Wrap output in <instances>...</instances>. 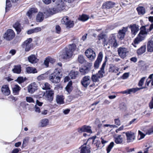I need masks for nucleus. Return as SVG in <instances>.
<instances>
[{
  "label": "nucleus",
  "instance_id": "f257e3e1",
  "mask_svg": "<svg viewBox=\"0 0 153 153\" xmlns=\"http://www.w3.org/2000/svg\"><path fill=\"white\" fill-rule=\"evenodd\" d=\"M62 74L60 69H56L53 73L49 76V80L53 83H57L60 81L61 76Z\"/></svg>",
  "mask_w": 153,
  "mask_h": 153
},
{
  "label": "nucleus",
  "instance_id": "f03ea898",
  "mask_svg": "<svg viewBox=\"0 0 153 153\" xmlns=\"http://www.w3.org/2000/svg\"><path fill=\"white\" fill-rule=\"evenodd\" d=\"M79 48H64L60 53V56L63 59L71 58L73 55V51H78Z\"/></svg>",
  "mask_w": 153,
  "mask_h": 153
},
{
  "label": "nucleus",
  "instance_id": "7ed1b4c3",
  "mask_svg": "<svg viewBox=\"0 0 153 153\" xmlns=\"http://www.w3.org/2000/svg\"><path fill=\"white\" fill-rule=\"evenodd\" d=\"M74 0H56V4L57 5L58 10L60 11L65 10L66 8L65 2L68 3L72 2Z\"/></svg>",
  "mask_w": 153,
  "mask_h": 153
},
{
  "label": "nucleus",
  "instance_id": "20e7f679",
  "mask_svg": "<svg viewBox=\"0 0 153 153\" xmlns=\"http://www.w3.org/2000/svg\"><path fill=\"white\" fill-rule=\"evenodd\" d=\"M116 34H112L110 36L108 42L107 43L109 45L108 48H110V47L116 48L118 47V44L116 39Z\"/></svg>",
  "mask_w": 153,
  "mask_h": 153
},
{
  "label": "nucleus",
  "instance_id": "39448f33",
  "mask_svg": "<svg viewBox=\"0 0 153 153\" xmlns=\"http://www.w3.org/2000/svg\"><path fill=\"white\" fill-rule=\"evenodd\" d=\"M15 34L14 31L11 29L7 30L4 35V38L6 40L10 41L15 37Z\"/></svg>",
  "mask_w": 153,
  "mask_h": 153
},
{
  "label": "nucleus",
  "instance_id": "423d86ee",
  "mask_svg": "<svg viewBox=\"0 0 153 153\" xmlns=\"http://www.w3.org/2000/svg\"><path fill=\"white\" fill-rule=\"evenodd\" d=\"M92 63L87 62L84 67L79 68V71L82 75H85L88 73L90 70L92 66Z\"/></svg>",
  "mask_w": 153,
  "mask_h": 153
},
{
  "label": "nucleus",
  "instance_id": "0eeeda50",
  "mask_svg": "<svg viewBox=\"0 0 153 153\" xmlns=\"http://www.w3.org/2000/svg\"><path fill=\"white\" fill-rule=\"evenodd\" d=\"M123 133H125L126 137L127 142L128 143L133 142L135 138V134L131 131H128L126 132H123Z\"/></svg>",
  "mask_w": 153,
  "mask_h": 153
},
{
  "label": "nucleus",
  "instance_id": "6e6552de",
  "mask_svg": "<svg viewBox=\"0 0 153 153\" xmlns=\"http://www.w3.org/2000/svg\"><path fill=\"white\" fill-rule=\"evenodd\" d=\"M61 22L63 24L65 25L67 27L70 28L73 27L74 23L73 21L69 20L68 16H65L62 19Z\"/></svg>",
  "mask_w": 153,
  "mask_h": 153
},
{
  "label": "nucleus",
  "instance_id": "1a4fd4ad",
  "mask_svg": "<svg viewBox=\"0 0 153 153\" xmlns=\"http://www.w3.org/2000/svg\"><path fill=\"white\" fill-rule=\"evenodd\" d=\"M91 80L90 77L89 76H84L81 80V83L82 85L85 88H87L90 84Z\"/></svg>",
  "mask_w": 153,
  "mask_h": 153
},
{
  "label": "nucleus",
  "instance_id": "9d476101",
  "mask_svg": "<svg viewBox=\"0 0 153 153\" xmlns=\"http://www.w3.org/2000/svg\"><path fill=\"white\" fill-rule=\"evenodd\" d=\"M54 94V91L53 90H50L46 91L45 93L44 96L46 100L51 102L53 100Z\"/></svg>",
  "mask_w": 153,
  "mask_h": 153
},
{
  "label": "nucleus",
  "instance_id": "9b49d317",
  "mask_svg": "<svg viewBox=\"0 0 153 153\" xmlns=\"http://www.w3.org/2000/svg\"><path fill=\"white\" fill-rule=\"evenodd\" d=\"M86 56L90 59H94L96 56L95 52L91 48H88L85 52Z\"/></svg>",
  "mask_w": 153,
  "mask_h": 153
},
{
  "label": "nucleus",
  "instance_id": "f8f14e48",
  "mask_svg": "<svg viewBox=\"0 0 153 153\" xmlns=\"http://www.w3.org/2000/svg\"><path fill=\"white\" fill-rule=\"evenodd\" d=\"M78 131L79 133L87 132L89 133H92V132L90 126L84 125L78 129Z\"/></svg>",
  "mask_w": 153,
  "mask_h": 153
},
{
  "label": "nucleus",
  "instance_id": "ddd939ff",
  "mask_svg": "<svg viewBox=\"0 0 153 153\" xmlns=\"http://www.w3.org/2000/svg\"><path fill=\"white\" fill-rule=\"evenodd\" d=\"M102 57L103 54L102 52H100L97 59L94 63V67L95 69H97L99 68V65L102 61Z\"/></svg>",
  "mask_w": 153,
  "mask_h": 153
},
{
  "label": "nucleus",
  "instance_id": "4468645a",
  "mask_svg": "<svg viewBox=\"0 0 153 153\" xmlns=\"http://www.w3.org/2000/svg\"><path fill=\"white\" fill-rule=\"evenodd\" d=\"M128 27H123L122 30H119L117 36L118 38L121 40L123 39L125 35L126 32L127 31Z\"/></svg>",
  "mask_w": 153,
  "mask_h": 153
},
{
  "label": "nucleus",
  "instance_id": "2eb2a0df",
  "mask_svg": "<svg viewBox=\"0 0 153 153\" xmlns=\"http://www.w3.org/2000/svg\"><path fill=\"white\" fill-rule=\"evenodd\" d=\"M80 153H91V147L89 145L86 146V144H84L80 148Z\"/></svg>",
  "mask_w": 153,
  "mask_h": 153
},
{
  "label": "nucleus",
  "instance_id": "dca6fc26",
  "mask_svg": "<svg viewBox=\"0 0 153 153\" xmlns=\"http://www.w3.org/2000/svg\"><path fill=\"white\" fill-rule=\"evenodd\" d=\"M118 54L119 56L122 58H124L126 56V54L128 51L127 48H118Z\"/></svg>",
  "mask_w": 153,
  "mask_h": 153
},
{
  "label": "nucleus",
  "instance_id": "f3484780",
  "mask_svg": "<svg viewBox=\"0 0 153 153\" xmlns=\"http://www.w3.org/2000/svg\"><path fill=\"white\" fill-rule=\"evenodd\" d=\"M90 139H92L93 140V144L97 146V148H98L100 147V145L101 144L100 140L99 138H97L96 136H93L89 138L88 141Z\"/></svg>",
  "mask_w": 153,
  "mask_h": 153
},
{
  "label": "nucleus",
  "instance_id": "a211bd4d",
  "mask_svg": "<svg viewBox=\"0 0 153 153\" xmlns=\"http://www.w3.org/2000/svg\"><path fill=\"white\" fill-rule=\"evenodd\" d=\"M100 76H99L96 74H92L91 77V79L94 82L93 83L90 85V87H93L95 86L94 83H99L100 82Z\"/></svg>",
  "mask_w": 153,
  "mask_h": 153
},
{
  "label": "nucleus",
  "instance_id": "6ab92c4d",
  "mask_svg": "<svg viewBox=\"0 0 153 153\" xmlns=\"http://www.w3.org/2000/svg\"><path fill=\"white\" fill-rule=\"evenodd\" d=\"M144 38L145 37L143 35L139 33L138 35V36L134 39V43H132V45L134 47H136L137 46L136 45L138 44L140 42L143 40Z\"/></svg>",
  "mask_w": 153,
  "mask_h": 153
},
{
  "label": "nucleus",
  "instance_id": "aec40b11",
  "mask_svg": "<svg viewBox=\"0 0 153 153\" xmlns=\"http://www.w3.org/2000/svg\"><path fill=\"white\" fill-rule=\"evenodd\" d=\"M115 4L114 2L108 1L106 2L103 4L102 5V8L103 9H109L114 7Z\"/></svg>",
  "mask_w": 153,
  "mask_h": 153
},
{
  "label": "nucleus",
  "instance_id": "412c9836",
  "mask_svg": "<svg viewBox=\"0 0 153 153\" xmlns=\"http://www.w3.org/2000/svg\"><path fill=\"white\" fill-rule=\"evenodd\" d=\"M38 86L35 82L31 83L28 87V91L29 93H33L37 89Z\"/></svg>",
  "mask_w": 153,
  "mask_h": 153
},
{
  "label": "nucleus",
  "instance_id": "4be33fe9",
  "mask_svg": "<svg viewBox=\"0 0 153 153\" xmlns=\"http://www.w3.org/2000/svg\"><path fill=\"white\" fill-rule=\"evenodd\" d=\"M1 91L3 94L6 96L9 95L10 93L8 86L7 85H3L1 88Z\"/></svg>",
  "mask_w": 153,
  "mask_h": 153
},
{
  "label": "nucleus",
  "instance_id": "5701e85b",
  "mask_svg": "<svg viewBox=\"0 0 153 153\" xmlns=\"http://www.w3.org/2000/svg\"><path fill=\"white\" fill-rule=\"evenodd\" d=\"M129 28H131V33L132 35L135 36L139 30L138 26L136 24L130 25Z\"/></svg>",
  "mask_w": 153,
  "mask_h": 153
},
{
  "label": "nucleus",
  "instance_id": "b1692460",
  "mask_svg": "<svg viewBox=\"0 0 153 153\" xmlns=\"http://www.w3.org/2000/svg\"><path fill=\"white\" fill-rule=\"evenodd\" d=\"M106 61H105L103 63L101 68L100 70L98 71L97 73L96 74L100 76V78H102L103 76V74L105 73V72L104 70V68L106 65Z\"/></svg>",
  "mask_w": 153,
  "mask_h": 153
},
{
  "label": "nucleus",
  "instance_id": "393cba45",
  "mask_svg": "<svg viewBox=\"0 0 153 153\" xmlns=\"http://www.w3.org/2000/svg\"><path fill=\"white\" fill-rule=\"evenodd\" d=\"M28 59L29 62L32 64L35 63L38 61L36 56L33 54H32L28 56Z\"/></svg>",
  "mask_w": 153,
  "mask_h": 153
},
{
  "label": "nucleus",
  "instance_id": "a878e982",
  "mask_svg": "<svg viewBox=\"0 0 153 153\" xmlns=\"http://www.w3.org/2000/svg\"><path fill=\"white\" fill-rule=\"evenodd\" d=\"M13 72L16 74H20L22 71V67L20 65H15L14 66V68L12 69Z\"/></svg>",
  "mask_w": 153,
  "mask_h": 153
},
{
  "label": "nucleus",
  "instance_id": "bb28decb",
  "mask_svg": "<svg viewBox=\"0 0 153 153\" xmlns=\"http://www.w3.org/2000/svg\"><path fill=\"white\" fill-rule=\"evenodd\" d=\"M64 97L62 95H57L56 97L57 103L59 104H62L64 103Z\"/></svg>",
  "mask_w": 153,
  "mask_h": 153
},
{
  "label": "nucleus",
  "instance_id": "cd10ccee",
  "mask_svg": "<svg viewBox=\"0 0 153 153\" xmlns=\"http://www.w3.org/2000/svg\"><path fill=\"white\" fill-rule=\"evenodd\" d=\"M12 90L13 94L15 95H18L21 89V88L18 85H16L12 87Z\"/></svg>",
  "mask_w": 153,
  "mask_h": 153
},
{
  "label": "nucleus",
  "instance_id": "c85d7f7f",
  "mask_svg": "<svg viewBox=\"0 0 153 153\" xmlns=\"http://www.w3.org/2000/svg\"><path fill=\"white\" fill-rule=\"evenodd\" d=\"M119 70V69L114 65H110V67L108 70L109 72H114L116 73Z\"/></svg>",
  "mask_w": 153,
  "mask_h": 153
},
{
  "label": "nucleus",
  "instance_id": "c756f323",
  "mask_svg": "<svg viewBox=\"0 0 153 153\" xmlns=\"http://www.w3.org/2000/svg\"><path fill=\"white\" fill-rule=\"evenodd\" d=\"M78 74V72L72 71L69 74V77L71 79H75L77 77Z\"/></svg>",
  "mask_w": 153,
  "mask_h": 153
},
{
  "label": "nucleus",
  "instance_id": "7c9ffc66",
  "mask_svg": "<svg viewBox=\"0 0 153 153\" xmlns=\"http://www.w3.org/2000/svg\"><path fill=\"white\" fill-rule=\"evenodd\" d=\"M105 37V36L102 34H100L98 36V40H102L104 46H105V45H107V44L106 43Z\"/></svg>",
  "mask_w": 153,
  "mask_h": 153
},
{
  "label": "nucleus",
  "instance_id": "2f4dec72",
  "mask_svg": "<svg viewBox=\"0 0 153 153\" xmlns=\"http://www.w3.org/2000/svg\"><path fill=\"white\" fill-rule=\"evenodd\" d=\"M32 41V39L31 38H29L25 41L22 45L23 48H30L29 47V44Z\"/></svg>",
  "mask_w": 153,
  "mask_h": 153
},
{
  "label": "nucleus",
  "instance_id": "473e14b6",
  "mask_svg": "<svg viewBox=\"0 0 153 153\" xmlns=\"http://www.w3.org/2000/svg\"><path fill=\"white\" fill-rule=\"evenodd\" d=\"M137 10L139 15H143L146 13L145 9L143 7H137Z\"/></svg>",
  "mask_w": 153,
  "mask_h": 153
},
{
  "label": "nucleus",
  "instance_id": "72a5a7b5",
  "mask_svg": "<svg viewBox=\"0 0 153 153\" xmlns=\"http://www.w3.org/2000/svg\"><path fill=\"white\" fill-rule=\"evenodd\" d=\"M14 28L16 31L17 33L18 34L21 31V25L18 22H16L13 26Z\"/></svg>",
  "mask_w": 153,
  "mask_h": 153
},
{
  "label": "nucleus",
  "instance_id": "f704fd0d",
  "mask_svg": "<svg viewBox=\"0 0 153 153\" xmlns=\"http://www.w3.org/2000/svg\"><path fill=\"white\" fill-rule=\"evenodd\" d=\"M37 9L34 8H33L30 9L27 12V15L30 18L32 16V14L33 13H35L37 12Z\"/></svg>",
  "mask_w": 153,
  "mask_h": 153
},
{
  "label": "nucleus",
  "instance_id": "c9c22d12",
  "mask_svg": "<svg viewBox=\"0 0 153 153\" xmlns=\"http://www.w3.org/2000/svg\"><path fill=\"white\" fill-rule=\"evenodd\" d=\"M44 15L42 12H39L36 16V20L37 22H42L44 19Z\"/></svg>",
  "mask_w": 153,
  "mask_h": 153
},
{
  "label": "nucleus",
  "instance_id": "e433bc0d",
  "mask_svg": "<svg viewBox=\"0 0 153 153\" xmlns=\"http://www.w3.org/2000/svg\"><path fill=\"white\" fill-rule=\"evenodd\" d=\"M26 71L28 74L35 73L37 72L36 69V68L29 67H26Z\"/></svg>",
  "mask_w": 153,
  "mask_h": 153
},
{
  "label": "nucleus",
  "instance_id": "4c0bfd02",
  "mask_svg": "<svg viewBox=\"0 0 153 153\" xmlns=\"http://www.w3.org/2000/svg\"><path fill=\"white\" fill-rule=\"evenodd\" d=\"M114 141L117 144L121 143L123 141V139L121 137V135H117L114 138Z\"/></svg>",
  "mask_w": 153,
  "mask_h": 153
},
{
  "label": "nucleus",
  "instance_id": "58836bf2",
  "mask_svg": "<svg viewBox=\"0 0 153 153\" xmlns=\"http://www.w3.org/2000/svg\"><path fill=\"white\" fill-rule=\"evenodd\" d=\"M146 26H142L140 28V30L139 34H141L142 35L146 34L147 33V32H149L148 29L146 28Z\"/></svg>",
  "mask_w": 153,
  "mask_h": 153
},
{
  "label": "nucleus",
  "instance_id": "ea45409f",
  "mask_svg": "<svg viewBox=\"0 0 153 153\" xmlns=\"http://www.w3.org/2000/svg\"><path fill=\"white\" fill-rule=\"evenodd\" d=\"M40 86L43 90H47L51 88V85L48 82L42 83Z\"/></svg>",
  "mask_w": 153,
  "mask_h": 153
},
{
  "label": "nucleus",
  "instance_id": "a19ab883",
  "mask_svg": "<svg viewBox=\"0 0 153 153\" xmlns=\"http://www.w3.org/2000/svg\"><path fill=\"white\" fill-rule=\"evenodd\" d=\"M49 123L48 120L46 119H44L41 120L40 124V126L41 127H44L48 125Z\"/></svg>",
  "mask_w": 153,
  "mask_h": 153
},
{
  "label": "nucleus",
  "instance_id": "79ce46f5",
  "mask_svg": "<svg viewBox=\"0 0 153 153\" xmlns=\"http://www.w3.org/2000/svg\"><path fill=\"white\" fill-rule=\"evenodd\" d=\"M72 82H69L68 83L65 87V89L68 93H70L72 90Z\"/></svg>",
  "mask_w": 153,
  "mask_h": 153
},
{
  "label": "nucleus",
  "instance_id": "37998d69",
  "mask_svg": "<svg viewBox=\"0 0 153 153\" xmlns=\"http://www.w3.org/2000/svg\"><path fill=\"white\" fill-rule=\"evenodd\" d=\"M119 108L121 111L123 112L125 111L127 109L126 105L124 103H122L120 104Z\"/></svg>",
  "mask_w": 153,
  "mask_h": 153
},
{
  "label": "nucleus",
  "instance_id": "c03bdc74",
  "mask_svg": "<svg viewBox=\"0 0 153 153\" xmlns=\"http://www.w3.org/2000/svg\"><path fill=\"white\" fill-rule=\"evenodd\" d=\"M78 60L79 63L81 64L85 63L86 64L87 63H86V61L82 55H80L78 56Z\"/></svg>",
  "mask_w": 153,
  "mask_h": 153
},
{
  "label": "nucleus",
  "instance_id": "a18cd8bd",
  "mask_svg": "<svg viewBox=\"0 0 153 153\" xmlns=\"http://www.w3.org/2000/svg\"><path fill=\"white\" fill-rule=\"evenodd\" d=\"M89 18L88 16L85 14H82L79 18V19L82 21H85L87 20Z\"/></svg>",
  "mask_w": 153,
  "mask_h": 153
},
{
  "label": "nucleus",
  "instance_id": "49530a36",
  "mask_svg": "<svg viewBox=\"0 0 153 153\" xmlns=\"http://www.w3.org/2000/svg\"><path fill=\"white\" fill-rule=\"evenodd\" d=\"M146 134L150 135L153 134V125L145 131Z\"/></svg>",
  "mask_w": 153,
  "mask_h": 153
},
{
  "label": "nucleus",
  "instance_id": "de8ad7c7",
  "mask_svg": "<svg viewBox=\"0 0 153 153\" xmlns=\"http://www.w3.org/2000/svg\"><path fill=\"white\" fill-rule=\"evenodd\" d=\"M25 78L24 79L23 76L18 77L17 79L16 80L19 83L21 84L25 80Z\"/></svg>",
  "mask_w": 153,
  "mask_h": 153
},
{
  "label": "nucleus",
  "instance_id": "09e8293b",
  "mask_svg": "<svg viewBox=\"0 0 153 153\" xmlns=\"http://www.w3.org/2000/svg\"><path fill=\"white\" fill-rule=\"evenodd\" d=\"M114 143L113 142H111L107 147L106 150L107 153H109L114 146Z\"/></svg>",
  "mask_w": 153,
  "mask_h": 153
},
{
  "label": "nucleus",
  "instance_id": "8fccbe9b",
  "mask_svg": "<svg viewBox=\"0 0 153 153\" xmlns=\"http://www.w3.org/2000/svg\"><path fill=\"white\" fill-rule=\"evenodd\" d=\"M114 143L113 142H111L107 147L106 150L107 153H109L114 146Z\"/></svg>",
  "mask_w": 153,
  "mask_h": 153
},
{
  "label": "nucleus",
  "instance_id": "3c124183",
  "mask_svg": "<svg viewBox=\"0 0 153 153\" xmlns=\"http://www.w3.org/2000/svg\"><path fill=\"white\" fill-rule=\"evenodd\" d=\"M146 48H138L137 50V53L138 55H140L146 51Z\"/></svg>",
  "mask_w": 153,
  "mask_h": 153
},
{
  "label": "nucleus",
  "instance_id": "603ef678",
  "mask_svg": "<svg viewBox=\"0 0 153 153\" xmlns=\"http://www.w3.org/2000/svg\"><path fill=\"white\" fill-rule=\"evenodd\" d=\"M146 78V77H144L141 79L138 83V85L140 87L143 85Z\"/></svg>",
  "mask_w": 153,
  "mask_h": 153
},
{
  "label": "nucleus",
  "instance_id": "864d4df0",
  "mask_svg": "<svg viewBox=\"0 0 153 153\" xmlns=\"http://www.w3.org/2000/svg\"><path fill=\"white\" fill-rule=\"evenodd\" d=\"M11 6V4L10 0H6V7L5 8L6 12L7 11V8Z\"/></svg>",
  "mask_w": 153,
  "mask_h": 153
},
{
  "label": "nucleus",
  "instance_id": "5fc2aeb1",
  "mask_svg": "<svg viewBox=\"0 0 153 153\" xmlns=\"http://www.w3.org/2000/svg\"><path fill=\"white\" fill-rule=\"evenodd\" d=\"M138 91L137 88H134L128 89L129 93L130 94L131 93H135Z\"/></svg>",
  "mask_w": 153,
  "mask_h": 153
},
{
  "label": "nucleus",
  "instance_id": "6e6d98bb",
  "mask_svg": "<svg viewBox=\"0 0 153 153\" xmlns=\"http://www.w3.org/2000/svg\"><path fill=\"white\" fill-rule=\"evenodd\" d=\"M147 48H153V41H152L150 40L148 42L147 45Z\"/></svg>",
  "mask_w": 153,
  "mask_h": 153
},
{
  "label": "nucleus",
  "instance_id": "4d7b16f0",
  "mask_svg": "<svg viewBox=\"0 0 153 153\" xmlns=\"http://www.w3.org/2000/svg\"><path fill=\"white\" fill-rule=\"evenodd\" d=\"M26 100L27 102L29 103L34 102V101L32 98L30 97H26Z\"/></svg>",
  "mask_w": 153,
  "mask_h": 153
},
{
  "label": "nucleus",
  "instance_id": "13d9d810",
  "mask_svg": "<svg viewBox=\"0 0 153 153\" xmlns=\"http://www.w3.org/2000/svg\"><path fill=\"white\" fill-rule=\"evenodd\" d=\"M139 135L140 136V137L139 138V140H140L144 138L145 135L142 133L141 131H138Z\"/></svg>",
  "mask_w": 153,
  "mask_h": 153
},
{
  "label": "nucleus",
  "instance_id": "bf43d9fd",
  "mask_svg": "<svg viewBox=\"0 0 153 153\" xmlns=\"http://www.w3.org/2000/svg\"><path fill=\"white\" fill-rule=\"evenodd\" d=\"M29 140V138L27 137L25 138L24 139L22 145L23 147H24L26 146V145H25V144L28 143Z\"/></svg>",
  "mask_w": 153,
  "mask_h": 153
},
{
  "label": "nucleus",
  "instance_id": "052dcab7",
  "mask_svg": "<svg viewBox=\"0 0 153 153\" xmlns=\"http://www.w3.org/2000/svg\"><path fill=\"white\" fill-rule=\"evenodd\" d=\"M129 76L128 73H124L122 76V78L123 79H126Z\"/></svg>",
  "mask_w": 153,
  "mask_h": 153
},
{
  "label": "nucleus",
  "instance_id": "680f3d73",
  "mask_svg": "<svg viewBox=\"0 0 153 153\" xmlns=\"http://www.w3.org/2000/svg\"><path fill=\"white\" fill-rule=\"evenodd\" d=\"M34 33H37L41 30L42 29L40 27H37L33 29Z\"/></svg>",
  "mask_w": 153,
  "mask_h": 153
},
{
  "label": "nucleus",
  "instance_id": "e2e57ef3",
  "mask_svg": "<svg viewBox=\"0 0 153 153\" xmlns=\"http://www.w3.org/2000/svg\"><path fill=\"white\" fill-rule=\"evenodd\" d=\"M115 124L117 125L120 126V121L119 119H116L114 120Z\"/></svg>",
  "mask_w": 153,
  "mask_h": 153
},
{
  "label": "nucleus",
  "instance_id": "0e129e2a",
  "mask_svg": "<svg viewBox=\"0 0 153 153\" xmlns=\"http://www.w3.org/2000/svg\"><path fill=\"white\" fill-rule=\"evenodd\" d=\"M49 12L51 14H55L56 13V9L53 8H52L50 9Z\"/></svg>",
  "mask_w": 153,
  "mask_h": 153
},
{
  "label": "nucleus",
  "instance_id": "69168bd1",
  "mask_svg": "<svg viewBox=\"0 0 153 153\" xmlns=\"http://www.w3.org/2000/svg\"><path fill=\"white\" fill-rule=\"evenodd\" d=\"M56 32L58 33H59L60 32L61 28L59 25H56Z\"/></svg>",
  "mask_w": 153,
  "mask_h": 153
},
{
  "label": "nucleus",
  "instance_id": "338daca9",
  "mask_svg": "<svg viewBox=\"0 0 153 153\" xmlns=\"http://www.w3.org/2000/svg\"><path fill=\"white\" fill-rule=\"evenodd\" d=\"M149 106L150 109L153 108V97H152V99L149 104Z\"/></svg>",
  "mask_w": 153,
  "mask_h": 153
},
{
  "label": "nucleus",
  "instance_id": "774afa93",
  "mask_svg": "<svg viewBox=\"0 0 153 153\" xmlns=\"http://www.w3.org/2000/svg\"><path fill=\"white\" fill-rule=\"evenodd\" d=\"M47 58L48 59L49 62L50 63H53L55 62V60L54 59H53L50 57H47Z\"/></svg>",
  "mask_w": 153,
  "mask_h": 153
}]
</instances>
